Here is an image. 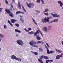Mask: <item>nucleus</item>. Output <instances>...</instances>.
Instances as JSON below:
<instances>
[{
	"label": "nucleus",
	"mask_w": 63,
	"mask_h": 63,
	"mask_svg": "<svg viewBox=\"0 0 63 63\" xmlns=\"http://www.w3.org/2000/svg\"><path fill=\"white\" fill-rule=\"evenodd\" d=\"M5 12H6L7 14H9L10 16L12 17H14V14H13L12 12H11V11H10V10L9 9L6 8L5 9Z\"/></svg>",
	"instance_id": "obj_1"
},
{
	"label": "nucleus",
	"mask_w": 63,
	"mask_h": 63,
	"mask_svg": "<svg viewBox=\"0 0 63 63\" xmlns=\"http://www.w3.org/2000/svg\"><path fill=\"white\" fill-rule=\"evenodd\" d=\"M11 58L13 59H15L16 60H18V61H21V59L17 58L16 56L14 55H12L11 56Z\"/></svg>",
	"instance_id": "obj_2"
},
{
	"label": "nucleus",
	"mask_w": 63,
	"mask_h": 63,
	"mask_svg": "<svg viewBox=\"0 0 63 63\" xmlns=\"http://www.w3.org/2000/svg\"><path fill=\"white\" fill-rule=\"evenodd\" d=\"M45 47L46 48V49L47 50V53L48 54H50V53H51L52 54V53H53L54 52V51H51L49 52V50L48 48V47H47V46L46 45H45Z\"/></svg>",
	"instance_id": "obj_3"
},
{
	"label": "nucleus",
	"mask_w": 63,
	"mask_h": 63,
	"mask_svg": "<svg viewBox=\"0 0 63 63\" xmlns=\"http://www.w3.org/2000/svg\"><path fill=\"white\" fill-rule=\"evenodd\" d=\"M38 30H37L35 33H34V35H37L39 34L40 33L41 36H43V34L41 31H40V29H38Z\"/></svg>",
	"instance_id": "obj_4"
},
{
	"label": "nucleus",
	"mask_w": 63,
	"mask_h": 63,
	"mask_svg": "<svg viewBox=\"0 0 63 63\" xmlns=\"http://www.w3.org/2000/svg\"><path fill=\"white\" fill-rule=\"evenodd\" d=\"M49 18L48 17H47V19L46 18H45L44 19H44H42V21L44 23H47V22H48L49 21Z\"/></svg>",
	"instance_id": "obj_5"
},
{
	"label": "nucleus",
	"mask_w": 63,
	"mask_h": 63,
	"mask_svg": "<svg viewBox=\"0 0 63 63\" xmlns=\"http://www.w3.org/2000/svg\"><path fill=\"white\" fill-rule=\"evenodd\" d=\"M23 41L21 40H17L16 41L17 44L20 46H23Z\"/></svg>",
	"instance_id": "obj_6"
},
{
	"label": "nucleus",
	"mask_w": 63,
	"mask_h": 63,
	"mask_svg": "<svg viewBox=\"0 0 63 63\" xmlns=\"http://www.w3.org/2000/svg\"><path fill=\"white\" fill-rule=\"evenodd\" d=\"M23 41L21 40H17L16 41L17 44L20 46H23Z\"/></svg>",
	"instance_id": "obj_7"
},
{
	"label": "nucleus",
	"mask_w": 63,
	"mask_h": 63,
	"mask_svg": "<svg viewBox=\"0 0 63 63\" xmlns=\"http://www.w3.org/2000/svg\"><path fill=\"white\" fill-rule=\"evenodd\" d=\"M27 6L29 8H30L32 6V8H33L34 6V4L32 3V4L31 3H30L29 4L27 3Z\"/></svg>",
	"instance_id": "obj_8"
},
{
	"label": "nucleus",
	"mask_w": 63,
	"mask_h": 63,
	"mask_svg": "<svg viewBox=\"0 0 63 63\" xmlns=\"http://www.w3.org/2000/svg\"><path fill=\"white\" fill-rule=\"evenodd\" d=\"M37 42H36L33 40H32L29 43V44L30 45H35L36 44H37Z\"/></svg>",
	"instance_id": "obj_9"
},
{
	"label": "nucleus",
	"mask_w": 63,
	"mask_h": 63,
	"mask_svg": "<svg viewBox=\"0 0 63 63\" xmlns=\"http://www.w3.org/2000/svg\"><path fill=\"white\" fill-rule=\"evenodd\" d=\"M62 57V56L61 55H57L56 56V59H60V57Z\"/></svg>",
	"instance_id": "obj_10"
},
{
	"label": "nucleus",
	"mask_w": 63,
	"mask_h": 63,
	"mask_svg": "<svg viewBox=\"0 0 63 63\" xmlns=\"http://www.w3.org/2000/svg\"><path fill=\"white\" fill-rule=\"evenodd\" d=\"M42 30L44 31L45 32H47V27H44Z\"/></svg>",
	"instance_id": "obj_11"
},
{
	"label": "nucleus",
	"mask_w": 63,
	"mask_h": 63,
	"mask_svg": "<svg viewBox=\"0 0 63 63\" xmlns=\"http://www.w3.org/2000/svg\"><path fill=\"white\" fill-rule=\"evenodd\" d=\"M24 29L26 32H29L30 30H32V28H28V30H27L26 28H25Z\"/></svg>",
	"instance_id": "obj_12"
},
{
	"label": "nucleus",
	"mask_w": 63,
	"mask_h": 63,
	"mask_svg": "<svg viewBox=\"0 0 63 63\" xmlns=\"http://www.w3.org/2000/svg\"><path fill=\"white\" fill-rule=\"evenodd\" d=\"M53 60H47L46 61V63H48L49 62H53Z\"/></svg>",
	"instance_id": "obj_13"
},
{
	"label": "nucleus",
	"mask_w": 63,
	"mask_h": 63,
	"mask_svg": "<svg viewBox=\"0 0 63 63\" xmlns=\"http://www.w3.org/2000/svg\"><path fill=\"white\" fill-rule=\"evenodd\" d=\"M53 17H59L60 16L59 15H57L56 14H53Z\"/></svg>",
	"instance_id": "obj_14"
},
{
	"label": "nucleus",
	"mask_w": 63,
	"mask_h": 63,
	"mask_svg": "<svg viewBox=\"0 0 63 63\" xmlns=\"http://www.w3.org/2000/svg\"><path fill=\"white\" fill-rule=\"evenodd\" d=\"M15 32H17L18 33H21V31H20V30H19L16 29H15Z\"/></svg>",
	"instance_id": "obj_15"
},
{
	"label": "nucleus",
	"mask_w": 63,
	"mask_h": 63,
	"mask_svg": "<svg viewBox=\"0 0 63 63\" xmlns=\"http://www.w3.org/2000/svg\"><path fill=\"white\" fill-rule=\"evenodd\" d=\"M18 6L19 9H21V5H20V3L19 1H18Z\"/></svg>",
	"instance_id": "obj_16"
},
{
	"label": "nucleus",
	"mask_w": 63,
	"mask_h": 63,
	"mask_svg": "<svg viewBox=\"0 0 63 63\" xmlns=\"http://www.w3.org/2000/svg\"><path fill=\"white\" fill-rule=\"evenodd\" d=\"M40 43V44H44V42L42 41H38L37 42V44H39Z\"/></svg>",
	"instance_id": "obj_17"
},
{
	"label": "nucleus",
	"mask_w": 63,
	"mask_h": 63,
	"mask_svg": "<svg viewBox=\"0 0 63 63\" xmlns=\"http://www.w3.org/2000/svg\"><path fill=\"white\" fill-rule=\"evenodd\" d=\"M17 21V20L14 19H12L11 20V21L13 23H15V22L16 21Z\"/></svg>",
	"instance_id": "obj_18"
},
{
	"label": "nucleus",
	"mask_w": 63,
	"mask_h": 63,
	"mask_svg": "<svg viewBox=\"0 0 63 63\" xmlns=\"http://www.w3.org/2000/svg\"><path fill=\"white\" fill-rule=\"evenodd\" d=\"M36 39L37 40H41V38L39 35H36Z\"/></svg>",
	"instance_id": "obj_19"
},
{
	"label": "nucleus",
	"mask_w": 63,
	"mask_h": 63,
	"mask_svg": "<svg viewBox=\"0 0 63 63\" xmlns=\"http://www.w3.org/2000/svg\"><path fill=\"white\" fill-rule=\"evenodd\" d=\"M22 12H21L20 11H18L16 12V15H18V14H22Z\"/></svg>",
	"instance_id": "obj_20"
},
{
	"label": "nucleus",
	"mask_w": 63,
	"mask_h": 63,
	"mask_svg": "<svg viewBox=\"0 0 63 63\" xmlns=\"http://www.w3.org/2000/svg\"><path fill=\"white\" fill-rule=\"evenodd\" d=\"M34 33V32H33V31H31V32H28V34H30V35H32V34H33Z\"/></svg>",
	"instance_id": "obj_21"
},
{
	"label": "nucleus",
	"mask_w": 63,
	"mask_h": 63,
	"mask_svg": "<svg viewBox=\"0 0 63 63\" xmlns=\"http://www.w3.org/2000/svg\"><path fill=\"white\" fill-rule=\"evenodd\" d=\"M38 60L39 62H40V63H44L42 60H41V59H38Z\"/></svg>",
	"instance_id": "obj_22"
},
{
	"label": "nucleus",
	"mask_w": 63,
	"mask_h": 63,
	"mask_svg": "<svg viewBox=\"0 0 63 63\" xmlns=\"http://www.w3.org/2000/svg\"><path fill=\"white\" fill-rule=\"evenodd\" d=\"M58 20V19H55L52 21H51V22L52 23V22H57Z\"/></svg>",
	"instance_id": "obj_23"
},
{
	"label": "nucleus",
	"mask_w": 63,
	"mask_h": 63,
	"mask_svg": "<svg viewBox=\"0 0 63 63\" xmlns=\"http://www.w3.org/2000/svg\"><path fill=\"white\" fill-rule=\"evenodd\" d=\"M21 6L23 11H24L25 12H26V10H25V8H24L23 6L22 5H21Z\"/></svg>",
	"instance_id": "obj_24"
},
{
	"label": "nucleus",
	"mask_w": 63,
	"mask_h": 63,
	"mask_svg": "<svg viewBox=\"0 0 63 63\" xmlns=\"http://www.w3.org/2000/svg\"><path fill=\"white\" fill-rule=\"evenodd\" d=\"M44 58L45 59H48L49 58L48 57L45 56H44Z\"/></svg>",
	"instance_id": "obj_25"
},
{
	"label": "nucleus",
	"mask_w": 63,
	"mask_h": 63,
	"mask_svg": "<svg viewBox=\"0 0 63 63\" xmlns=\"http://www.w3.org/2000/svg\"><path fill=\"white\" fill-rule=\"evenodd\" d=\"M20 19L22 23H24V21L23 20V19L21 17Z\"/></svg>",
	"instance_id": "obj_26"
},
{
	"label": "nucleus",
	"mask_w": 63,
	"mask_h": 63,
	"mask_svg": "<svg viewBox=\"0 0 63 63\" xmlns=\"http://www.w3.org/2000/svg\"><path fill=\"white\" fill-rule=\"evenodd\" d=\"M32 53H33V54H34L35 55H37L38 54V53L37 52H32Z\"/></svg>",
	"instance_id": "obj_27"
},
{
	"label": "nucleus",
	"mask_w": 63,
	"mask_h": 63,
	"mask_svg": "<svg viewBox=\"0 0 63 63\" xmlns=\"http://www.w3.org/2000/svg\"><path fill=\"white\" fill-rule=\"evenodd\" d=\"M55 50L57 52H59V53H61L62 52V51L57 50V49H56Z\"/></svg>",
	"instance_id": "obj_28"
},
{
	"label": "nucleus",
	"mask_w": 63,
	"mask_h": 63,
	"mask_svg": "<svg viewBox=\"0 0 63 63\" xmlns=\"http://www.w3.org/2000/svg\"><path fill=\"white\" fill-rule=\"evenodd\" d=\"M8 23H9V24H10V25H11V26H13V25L11 23L12 22H11L10 21L8 20Z\"/></svg>",
	"instance_id": "obj_29"
},
{
	"label": "nucleus",
	"mask_w": 63,
	"mask_h": 63,
	"mask_svg": "<svg viewBox=\"0 0 63 63\" xmlns=\"http://www.w3.org/2000/svg\"><path fill=\"white\" fill-rule=\"evenodd\" d=\"M48 12V9H46L45 11H44V13H45V12Z\"/></svg>",
	"instance_id": "obj_30"
},
{
	"label": "nucleus",
	"mask_w": 63,
	"mask_h": 63,
	"mask_svg": "<svg viewBox=\"0 0 63 63\" xmlns=\"http://www.w3.org/2000/svg\"><path fill=\"white\" fill-rule=\"evenodd\" d=\"M36 2L37 3H40L41 2V0H37L36 1Z\"/></svg>",
	"instance_id": "obj_31"
},
{
	"label": "nucleus",
	"mask_w": 63,
	"mask_h": 63,
	"mask_svg": "<svg viewBox=\"0 0 63 63\" xmlns=\"http://www.w3.org/2000/svg\"><path fill=\"white\" fill-rule=\"evenodd\" d=\"M44 57V56L43 55L41 56L40 57V59H42L43 57Z\"/></svg>",
	"instance_id": "obj_32"
},
{
	"label": "nucleus",
	"mask_w": 63,
	"mask_h": 63,
	"mask_svg": "<svg viewBox=\"0 0 63 63\" xmlns=\"http://www.w3.org/2000/svg\"><path fill=\"white\" fill-rule=\"evenodd\" d=\"M39 50L40 51H42L43 50V49L41 48H39Z\"/></svg>",
	"instance_id": "obj_33"
},
{
	"label": "nucleus",
	"mask_w": 63,
	"mask_h": 63,
	"mask_svg": "<svg viewBox=\"0 0 63 63\" xmlns=\"http://www.w3.org/2000/svg\"><path fill=\"white\" fill-rule=\"evenodd\" d=\"M48 30H50L51 29V27L50 26H48Z\"/></svg>",
	"instance_id": "obj_34"
},
{
	"label": "nucleus",
	"mask_w": 63,
	"mask_h": 63,
	"mask_svg": "<svg viewBox=\"0 0 63 63\" xmlns=\"http://www.w3.org/2000/svg\"><path fill=\"white\" fill-rule=\"evenodd\" d=\"M41 1L43 4H45V3H44V0H41Z\"/></svg>",
	"instance_id": "obj_35"
},
{
	"label": "nucleus",
	"mask_w": 63,
	"mask_h": 63,
	"mask_svg": "<svg viewBox=\"0 0 63 63\" xmlns=\"http://www.w3.org/2000/svg\"><path fill=\"white\" fill-rule=\"evenodd\" d=\"M60 7H62V6H63V3H62V2L60 4Z\"/></svg>",
	"instance_id": "obj_36"
},
{
	"label": "nucleus",
	"mask_w": 63,
	"mask_h": 63,
	"mask_svg": "<svg viewBox=\"0 0 63 63\" xmlns=\"http://www.w3.org/2000/svg\"><path fill=\"white\" fill-rule=\"evenodd\" d=\"M15 25L16 26H17V27H19V24H15Z\"/></svg>",
	"instance_id": "obj_37"
},
{
	"label": "nucleus",
	"mask_w": 63,
	"mask_h": 63,
	"mask_svg": "<svg viewBox=\"0 0 63 63\" xmlns=\"http://www.w3.org/2000/svg\"><path fill=\"white\" fill-rule=\"evenodd\" d=\"M5 2L6 3V4H8V1L6 0H5Z\"/></svg>",
	"instance_id": "obj_38"
},
{
	"label": "nucleus",
	"mask_w": 63,
	"mask_h": 63,
	"mask_svg": "<svg viewBox=\"0 0 63 63\" xmlns=\"http://www.w3.org/2000/svg\"><path fill=\"white\" fill-rule=\"evenodd\" d=\"M45 15H46V16H48V13L47 12V13H44Z\"/></svg>",
	"instance_id": "obj_39"
},
{
	"label": "nucleus",
	"mask_w": 63,
	"mask_h": 63,
	"mask_svg": "<svg viewBox=\"0 0 63 63\" xmlns=\"http://www.w3.org/2000/svg\"><path fill=\"white\" fill-rule=\"evenodd\" d=\"M62 3V2H61V1H58V4H61V3Z\"/></svg>",
	"instance_id": "obj_40"
},
{
	"label": "nucleus",
	"mask_w": 63,
	"mask_h": 63,
	"mask_svg": "<svg viewBox=\"0 0 63 63\" xmlns=\"http://www.w3.org/2000/svg\"><path fill=\"white\" fill-rule=\"evenodd\" d=\"M46 44L48 47H50V46H49V45H48V44L47 43H46Z\"/></svg>",
	"instance_id": "obj_41"
},
{
	"label": "nucleus",
	"mask_w": 63,
	"mask_h": 63,
	"mask_svg": "<svg viewBox=\"0 0 63 63\" xmlns=\"http://www.w3.org/2000/svg\"><path fill=\"white\" fill-rule=\"evenodd\" d=\"M3 9V8H0V13L2 12V10Z\"/></svg>",
	"instance_id": "obj_42"
},
{
	"label": "nucleus",
	"mask_w": 63,
	"mask_h": 63,
	"mask_svg": "<svg viewBox=\"0 0 63 63\" xmlns=\"http://www.w3.org/2000/svg\"><path fill=\"white\" fill-rule=\"evenodd\" d=\"M0 37L1 38H3V37H4V36H3V35L1 34H0Z\"/></svg>",
	"instance_id": "obj_43"
},
{
	"label": "nucleus",
	"mask_w": 63,
	"mask_h": 63,
	"mask_svg": "<svg viewBox=\"0 0 63 63\" xmlns=\"http://www.w3.org/2000/svg\"><path fill=\"white\" fill-rule=\"evenodd\" d=\"M11 11H12V10H13V8H12L10 7V8L9 9Z\"/></svg>",
	"instance_id": "obj_44"
},
{
	"label": "nucleus",
	"mask_w": 63,
	"mask_h": 63,
	"mask_svg": "<svg viewBox=\"0 0 63 63\" xmlns=\"http://www.w3.org/2000/svg\"><path fill=\"white\" fill-rule=\"evenodd\" d=\"M4 27L5 29H6V28H7V26H6V25H4Z\"/></svg>",
	"instance_id": "obj_45"
},
{
	"label": "nucleus",
	"mask_w": 63,
	"mask_h": 63,
	"mask_svg": "<svg viewBox=\"0 0 63 63\" xmlns=\"http://www.w3.org/2000/svg\"><path fill=\"white\" fill-rule=\"evenodd\" d=\"M34 22V23H35V24H36V25H37V23H36V22L35 21Z\"/></svg>",
	"instance_id": "obj_46"
},
{
	"label": "nucleus",
	"mask_w": 63,
	"mask_h": 63,
	"mask_svg": "<svg viewBox=\"0 0 63 63\" xmlns=\"http://www.w3.org/2000/svg\"><path fill=\"white\" fill-rule=\"evenodd\" d=\"M36 12L37 13H40V11H39L38 10L36 11Z\"/></svg>",
	"instance_id": "obj_47"
},
{
	"label": "nucleus",
	"mask_w": 63,
	"mask_h": 63,
	"mask_svg": "<svg viewBox=\"0 0 63 63\" xmlns=\"http://www.w3.org/2000/svg\"><path fill=\"white\" fill-rule=\"evenodd\" d=\"M51 15H52L53 16V13H51Z\"/></svg>",
	"instance_id": "obj_48"
},
{
	"label": "nucleus",
	"mask_w": 63,
	"mask_h": 63,
	"mask_svg": "<svg viewBox=\"0 0 63 63\" xmlns=\"http://www.w3.org/2000/svg\"><path fill=\"white\" fill-rule=\"evenodd\" d=\"M49 18V19L50 18V19H51L52 18V17H51V16H50V17Z\"/></svg>",
	"instance_id": "obj_49"
},
{
	"label": "nucleus",
	"mask_w": 63,
	"mask_h": 63,
	"mask_svg": "<svg viewBox=\"0 0 63 63\" xmlns=\"http://www.w3.org/2000/svg\"><path fill=\"white\" fill-rule=\"evenodd\" d=\"M32 20H33V21L34 22H35V20L34 19H33V18L32 19Z\"/></svg>",
	"instance_id": "obj_50"
},
{
	"label": "nucleus",
	"mask_w": 63,
	"mask_h": 63,
	"mask_svg": "<svg viewBox=\"0 0 63 63\" xmlns=\"http://www.w3.org/2000/svg\"><path fill=\"white\" fill-rule=\"evenodd\" d=\"M20 17H21V18H22V16L20 15Z\"/></svg>",
	"instance_id": "obj_51"
},
{
	"label": "nucleus",
	"mask_w": 63,
	"mask_h": 63,
	"mask_svg": "<svg viewBox=\"0 0 63 63\" xmlns=\"http://www.w3.org/2000/svg\"><path fill=\"white\" fill-rule=\"evenodd\" d=\"M11 6L12 8H13V5H11Z\"/></svg>",
	"instance_id": "obj_52"
},
{
	"label": "nucleus",
	"mask_w": 63,
	"mask_h": 63,
	"mask_svg": "<svg viewBox=\"0 0 63 63\" xmlns=\"http://www.w3.org/2000/svg\"><path fill=\"white\" fill-rule=\"evenodd\" d=\"M61 54L62 55H63V54L61 53Z\"/></svg>",
	"instance_id": "obj_53"
},
{
	"label": "nucleus",
	"mask_w": 63,
	"mask_h": 63,
	"mask_svg": "<svg viewBox=\"0 0 63 63\" xmlns=\"http://www.w3.org/2000/svg\"><path fill=\"white\" fill-rule=\"evenodd\" d=\"M16 37H17V36H18V35L16 34Z\"/></svg>",
	"instance_id": "obj_54"
},
{
	"label": "nucleus",
	"mask_w": 63,
	"mask_h": 63,
	"mask_svg": "<svg viewBox=\"0 0 63 63\" xmlns=\"http://www.w3.org/2000/svg\"><path fill=\"white\" fill-rule=\"evenodd\" d=\"M13 2H15V0H12Z\"/></svg>",
	"instance_id": "obj_55"
},
{
	"label": "nucleus",
	"mask_w": 63,
	"mask_h": 63,
	"mask_svg": "<svg viewBox=\"0 0 63 63\" xmlns=\"http://www.w3.org/2000/svg\"><path fill=\"white\" fill-rule=\"evenodd\" d=\"M35 47H38V46H36Z\"/></svg>",
	"instance_id": "obj_56"
},
{
	"label": "nucleus",
	"mask_w": 63,
	"mask_h": 63,
	"mask_svg": "<svg viewBox=\"0 0 63 63\" xmlns=\"http://www.w3.org/2000/svg\"><path fill=\"white\" fill-rule=\"evenodd\" d=\"M22 13L24 14V13L23 12H22Z\"/></svg>",
	"instance_id": "obj_57"
},
{
	"label": "nucleus",
	"mask_w": 63,
	"mask_h": 63,
	"mask_svg": "<svg viewBox=\"0 0 63 63\" xmlns=\"http://www.w3.org/2000/svg\"><path fill=\"white\" fill-rule=\"evenodd\" d=\"M1 39L0 38V42H1Z\"/></svg>",
	"instance_id": "obj_58"
},
{
	"label": "nucleus",
	"mask_w": 63,
	"mask_h": 63,
	"mask_svg": "<svg viewBox=\"0 0 63 63\" xmlns=\"http://www.w3.org/2000/svg\"><path fill=\"white\" fill-rule=\"evenodd\" d=\"M1 50V48H0V50Z\"/></svg>",
	"instance_id": "obj_59"
},
{
	"label": "nucleus",
	"mask_w": 63,
	"mask_h": 63,
	"mask_svg": "<svg viewBox=\"0 0 63 63\" xmlns=\"http://www.w3.org/2000/svg\"><path fill=\"white\" fill-rule=\"evenodd\" d=\"M5 14H7V13L5 12Z\"/></svg>",
	"instance_id": "obj_60"
},
{
	"label": "nucleus",
	"mask_w": 63,
	"mask_h": 63,
	"mask_svg": "<svg viewBox=\"0 0 63 63\" xmlns=\"http://www.w3.org/2000/svg\"><path fill=\"white\" fill-rule=\"evenodd\" d=\"M36 46L35 45H34V47H35V46Z\"/></svg>",
	"instance_id": "obj_61"
},
{
	"label": "nucleus",
	"mask_w": 63,
	"mask_h": 63,
	"mask_svg": "<svg viewBox=\"0 0 63 63\" xmlns=\"http://www.w3.org/2000/svg\"><path fill=\"white\" fill-rule=\"evenodd\" d=\"M13 9H14V8H13Z\"/></svg>",
	"instance_id": "obj_62"
},
{
	"label": "nucleus",
	"mask_w": 63,
	"mask_h": 63,
	"mask_svg": "<svg viewBox=\"0 0 63 63\" xmlns=\"http://www.w3.org/2000/svg\"><path fill=\"white\" fill-rule=\"evenodd\" d=\"M50 63H51V62H50Z\"/></svg>",
	"instance_id": "obj_63"
}]
</instances>
